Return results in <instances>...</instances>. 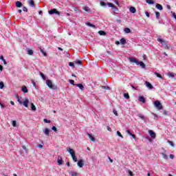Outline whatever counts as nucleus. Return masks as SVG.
Returning a JSON list of instances; mask_svg holds the SVG:
<instances>
[{"instance_id": "obj_35", "label": "nucleus", "mask_w": 176, "mask_h": 176, "mask_svg": "<svg viewBox=\"0 0 176 176\" xmlns=\"http://www.w3.org/2000/svg\"><path fill=\"white\" fill-rule=\"evenodd\" d=\"M22 91L23 93H28V89L27 88V87H23L22 88Z\"/></svg>"}, {"instance_id": "obj_3", "label": "nucleus", "mask_w": 176, "mask_h": 176, "mask_svg": "<svg viewBox=\"0 0 176 176\" xmlns=\"http://www.w3.org/2000/svg\"><path fill=\"white\" fill-rule=\"evenodd\" d=\"M157 42H160L161 45L164 47L165 49L168 50L170 47L167 45V42L162 38V37H158L157 38Z\"/></svg>"}, {"instance_id": "obj_19", "label": "nucleus", "mask_w": 176, "mask_h": 176, "mask_svg": "<svg viewBox=\"0 0 176 176\" xmlns=\"http://www.w3.org/2000/svg\"><path fill=\"white\" fill-rule=\"evenodd\" d=\"M82 9H83V10H85V12H87L88 13H90V12H91L90 8L87 6L83 7Z\"/></svg>"}, {"instance_id": "obj_52", "label": "nucleus", "mask_w": 176, "mask_h": 176, "mask_svg": "<svg viewBox=\"0 0 176 176\" xmlns=\"http://www.w3.org/2000/svg\"><path fill=\"white\" fill-rule=\"evenodd\" d=\"M69 66L74 67H75V64H74V63H72V62H69Z\"/></svg>"}, {"instance_id": "obj_58", "label": "nucleus", "mask_w": 176, "mask_h": 176, "mask_svg": "<svg viewBox=\"0 0 176 176\" xmlns=\"http://www.w3.org/2000/svg\"><path fill=\"white\" fill-rule=\"evenodd\" d=\"M145 14H146V17H149V16H150V14L148 11L145 12Z\"/></svg>"}, {"instance_id": "obj_47", "label": "nucleus", "mask_w": 176, "mask_h": 176, "mask_svg": "<svg viewBox=\"0 0 176 176\" xmlns=\"http://www.w3.org/2000/svg\"><path fill=\"white\" fill-rule=\"evenodd\" d=\"M41 53L43 54V56H45V57H46V56H47V54H46V52H45V51L43 50H42V48L40 49Z\"/></svg>"}, {"instance_id": "obj_46", "label": "nucleus", "mask_w": 176, "mask_h": 176, "mask_svg": "<svg viewBox=\"0 0 176 176\" xmlns=\"http://www.w3.org/2000/svg\"><path fill=\"white\" fill-rule=\"evenodd\" d=\"M16 98H17L18 102H19L21 104H23V100L20 99V97H19V96H16Z\"/></svg>"}, {"instance_id": "obj_33", "label": "nucleus", "mask_w": 176, "mask_h": 176, "mask_svg": "<svg viewBox=\"0 0 176 176\" xmlns=\"http://www.w3.org/2000/svg\"><path fill=\"white\" fill-rule=\"evenodd\" d=\"M40 76H41L42 79H43V80H46V76H45V74H43V73L40 72Z\"/></svg>"}, {"instance_id": "obj_24", "label": "nucleus", "mask_w": 176, "mask_h": 176, "mask_svg": "<svg viewBox=\"0 0 176 176\" xmlns=\"http://www.w3.org/2000/svg\"><path fill=\"white\" fill-rule=\"evenodd\" d=\"M121 45H126V38H122L120 41Z\"/></svg>"}, {"instance_id": "obj_17", "label": "nucleus", "mask_w": 176, "mask_h": 176, "mask_svg": "<svg viewBox=\"0 0 176 176\" xmlns=\"http://www.w3.org/2000/svg\"><path fill=\"white\" fill-rule=\"evenodd\" d=\"M16 8H21L23 6V3L20 1H16Z\"/></svg>"}, {"instance_id": "obj_7", "label": "nucleus", "mask_w": 176, "mask_h": 176, "mask_svg": "<svg viewBox=\"0 0 176 176\" xmlns=\"http://www.w3.org/2000/svg\"><path fill=\"white\" fill-rule=\"evenodd\" d=\"M148 134H150L151 138H156V133L153 131L148 130Z\"/></svg>"}, {"instance_id": "obj_45", "label": "nucleus", "mask_w": 176, "mask_h": 176, "mask_svg": "<svg viewBox=\"0 0 176 176\" xmlns=\"http://www.w3.org/2000/svg\"><path fill=\"white\" fill-rule=\"evenodd\" d=\"M124 98H126V100H129V98H130V96L129 95V94H124Z\"/></svg>"}, {"instance_id": "obj_51", "label": "nucleus", "mask_w": 176, "mask_h": 176, "mask_svg": "<svg viewBox=\"0 0 176 176\" xmlns=\"http://www.w3.org/2000/svg\"><path fill=\"white\" fill-rule=\"evenodd\" d=\"M52 130H53V131H54L55 133H57V128L55 126H52Z\"/></svg>"}, {"instance_id": "obj_63", "label": "nucleus", "mask_w": 176, "mask_h": 176, "mask_svg": "<svg viewBox=\"0 0 176 176\" xmlns=\"http://www.w3.org/2000/svg\"><path fill=\"white\" fill-rule=\"evenodd\" d=\"M37 147L40 148H43V145H42V144H37Z\"/></svg>"}, {"instance_id": "obj_15", "label": "nucleus", "mask_w": 176, "mask_h": 176, "mask_svg": "<svg viewBox=\"0 0 176 176\" xmlns=\"http://www.w3.org/2000/svg\"><path fill=\"white\" fill-rule=\"evenodd\" d=\"M155 8L156 9H158V10H163V6H162L161 4L157 3L155 5Z\"/></svg>"}, {"instance_id": "obj_42", "label": "nucleus", "mask_w": 176, "mask_h": 176, "mask_svg": "<svg viewBox=\"0 0 176 176\" xmlns=\"http://www.w3.org/2000/svg\"><path fill=\"white\" fill-rule=\"evenodd\" d=\"M5 87V84L3 82H0V89H3Z\"/></svg>"}, {"instance_id": "obj_64", "label": "nucleus", "mask_w": 176, "mask_h": 176, "mask_svg": "<svg viewBox=\"0 0 176 176\" xmlns=\"http://www.w3.org/2000/svg\"><path fill=\"white\" fill-rule=\"evenodd\" d=\"M173 16L174 19H175V20H176V14H175V12H173Z\"/></svg>"}, {"instance_id": "obj_14", "label": "nucleus", "mask_w": 176, "mask_h": 176, "mask_svg": "<svg viewBox=\"0 0 176 176\" xmlns=\"http://www.w3.org/2000/svg\"><path fill=\"white\" fill-rule=\"evenodd\" d=\"M87 134L89 137V138H90L91 140H92L93 142H96V138L93 137V135H91V134H90L89 133H87Z\"/></svg>"}, {"instance_id": "obj_21", "label": "nucleus", "mask_w": 176, "mask_h": 176, "mask_svg": "<svg viewBox=\"0 0 176 176\" xmlns=\"http://www.w3.org/2000/svg\"><path fill=\"white\" fill-rule=\"evenodd\" d=\"M129 11L131 13H135V12H137V9H135L134 7H131L129 8Z\"/></svg>"}, {"instance_id": "obj_60", "label": "nucleus", "mask_w": 176, "mask_h": 176, "mask_svg": "<svg viewBox=\"0 0 176 176\" xmlns=\"http://www.w3.org/2000/svg\"><path fill=\"white\" fill-rule=\"evenodd\" d=\"M107 129L108 130V131H112V129H111V127H109V126H107Z\"/></svg>"}, {"instance_id": "obj_5", "label": "nucleus", "mask_w": 176, "mask_h": 176, "mask_svg": "<svg viewBox=\"0 0 176 176\" xmlns=\"http://www.w3.org/2000/svg\"><path fill=\"white\" fill-rule=\"evenodd\" d=\"M48 13L49 14H56L57 16H60V12L56 8L51 9L48 11Z\"/></svg>"}, {"instance_id": "obj_56", "label": "nucleus", "mask_w": 176, "mask_h": 176, "mask_svg": "<svg viewBox=\"0 0 176 176\" xmlns=\"http://www.w3.org/2000/svg\"><path fill=\"white\" fill-rule=\"evenodd\" d=\"M126 133L129 134V135H131V131L129 129L126 130Z\"/></svg>"}, {"instance_id": "obj_43", "label": "nucleus", "mask_w": 176, "mask_h": 176, "mask_svg": "<svg viewBox=\"0 0 176 176\" xmlns=\"http://www.w3.org/2000/svg\"><path fill=\"white\" fill-rule=\"evenodd\" d=\"M168 143L173 147L175 146V144H174V142L172 141L168 140Z\"/></svg>"}, {"instance_id": "obj_1", "label": "nucleus", "mask_w": 176, "mask_h": 176, "mask_svg": "<svg viewBox=\"0 0 176 176\" xmlns=\"http://www.w3.org/2000/svg\"><path fill=\"white\" fill-rule=\"evenodd\" d=\"M129 61L130 63H134L135 64H136V65H140V67L143 69L146 67L145 63H144V62H139L138 60H137V59L134 58H129Z\"/></svg>"}, {"instance_id": "obj_44", "label": "nucleus", "mask_w": 176, "mask_h": 176, "mask_svg": "<svg viewBox=\"0 0 176 176\" xmlns=\"http://www.w3.org/2000/svg\"><path fill=\"white\" fill-rule=\"evenodd\" d=\"M100 6H102L103 8H105V6H107V3L100 1Z\"/></svg>"}, {"instance_id": "obj_4", "label": "nucleus", "mask_w": 176, "mask_h": 176, "mask_svg": "<svg viewBox=\"0 0 176 176\" xmlns=\"http://www.w3.org/2000/svg\"><path fill=\"white\" fill-rule=\"evenodd\" d=\"M154 107L158 109V111H160V109H163V105L162 104V102L159 100H155L154 102Z\"/></svg>"}, {"instance_id": "obj_49", "label": "nucleus", "mask_w": 176, "mask_h": 176, "mask_svg": "<svg viewBox=\"0 0 176 176\" xmlns=\"http://www.w3.org/2000/svg\"><path fill=\"white\" fill-rule=\"evenodd\" d=\"M43 122H44L45 123H52V121H51L50 120H47V119H46V118H45V119L43 120Z\"/></svg>"}, {"instance_id": "obj_38", "label": "nucleus", "mask_w": 176, "mask_h": 176, "mask_svg": "<svg viewBox=\"0 0 176 176\" xmlns=\"http://www.w3.org/2000/svg\"><path fill=\"white\" fill-rule=\"evenodd\" d=\"M12 124L13 127H16L17 126V121L16 120H13L12 122Z\"/></svg>"}, {"instance_id": "obj_29", "label": "nucleus", "mask_w": 176, "mask_h": 176, "mask_svg": "<svg viewBox=\"0 0 176 176\" xmlns=\"http://www.w3.org/2000/svg\"><path fill=\"white\" fill-rule=\"evenodd\" d=\"M98 34H99V35H101V36L107 35V33L103 30L99 31Z\"/></svg>"}, {"instance_id": "obj_55", "label": "nucleus", "mask_w": 176, "mask_h": 176, "mask_svg": "<svg viewBox=\"0 0 176 176\" xmlns=\"http://www.w3.org/2000/svg\"><path fill=\"white\" fill-rule=\"evenodd\" d=\"M131 87H132V89H133V90H137V89H138V87H134V85H131Z\"/></svg>"}, {"instance_id": "obj_53", "label": "nucleus", "mask_w": 176, "mask_h": 176, "mask_svg": "<svg viewBox=\"0 0 176 176\" xmlns=\"http://www.w3.org/2000/svg\"><path fill=\"white\" fill-rule=\"evenodd\" d=\"M113 112L114 115H116V116H118V111H116V109H113Z\"/></svg>"}, {"instance_id": "obj_20", "label": "nucleus", "mask_w": 176, "mask_h": 176, "mask_svg": "<svg viewBox=\"0 0 176 176\" xmlns=\"http://www.w3.org/2000/svg\"><path fill=\"white\" fill-rule=\"evenodd\" d=\"M75 64H77L78 65H80L81 67H83V64L82 63V60H76L75 61Z\"/></svg>"}, {"instance_id": "obj_59", "label": "nucleus", "mask_w": 176, "mask_h": 176, "mask_svg": "<svg viewBox=\"0 0 176 176\" xmlns=\"http://www.w3.org/2000/svg\"><path fill=\"white\" fill-rule=\"evenodd\" d=\"M32 83L34 87H36V83L34 80L32 81Z\"/></svg>"}, {"instance_id": "obj_34", "label": "nucleus", "mask_w": 176, "mask_h": 176, "mask_svg": "<svg viewBox=\"0 0 176 176\" xmlns=\"http://www.w3.org/2000/svg\"><path fill=\"white\" fill-rule=\"evenodd\" d=\"M161 155L163 156V157H164V159H165V160H167V159H168V156H167V155H166V153H162Z\"/></svg>"}, {"instance_id": "obj_10", "label": "nucleus", "mask_w": 176, "mask_h": 176, "mask_svg": "<svg viewBox=\"0 0 176 176\" xmlns=\"http://www.w3.org/2000/svg\"><path fill=\"white\" fill-rule=\"evenodd\" d=\"M139 101L140 102H142L143 104H145V102H146V100L145 99V98L142 96H139L138 98Z\"/></svg>"}, {"instance_id": "obj_54", "label": "nucleus", "mask_w": 176, "mask_h": 176, "mask_svg": "<svg viewBox=\"0 0 176 176\" xmlns=\"http://www.w3.org/2000/svg\"><path fill=\"white\" fill-rule=\"evenodd\" d=\"M74 12H76V13H79V9H78V8L76 7L74 8Z\"/></svg>"}, {"instance_id": "obj_11", "label": "nucleus", "mask_w": 176, "mask_h": 176, "mask_svg": "<svg viewBox=\"0 0 176 176\" xmlns=\"http://www.w3.org/2000/svg\"><path fill=\"white\" fill-rule=\"evenodd\" d=\"M43 131L44 134L47 135V137H49V135H50V130L49 129L46 128V129H43Z\"/></svg>"}, {"instance_id": "obj_28", "label": "nucleus", "mask_w": 176, "mask_h": 176, "mask_svg": "<svg viewBox=\"0 0 176 176\" xmlns=\"http://www.w3.org/2000/svg\"><path fill=\"white\" fill-rule=\"evenodd\" d=\"M155 17H156L157 20H159V19H160V12H155Z\"/></svg>"}, {"instance_id": "obj_22", "label": "nucleus", "mask_w": 176, "mask_h": 176, "mask_svg": "<svg viewBox=\"0 0 176 176\" xmlns=\"http://www.w3.org/2000/svg\"><path fill=\"white\" fill-rule=\"evenodd\" d=\"M58 163L60 165L63 164V158L61 157V156L58 157Z\"/></svg>"}, {"instance_id": "obj_39", "label": "nucleus", "mask_w": 176, "mask_h": 176, "mask_svg": "<svg viewBox=\"0 0 176 176\" xmlns=\"http://www.w3.org/2000/svg\"><path fill=\"white\" fill-rule=\"evenodd\" d=\"M138 118H140L142 120H144V119H145V116L142 114H138Z\"/></svg>"}, {"instance_id": "obj_18", "label": "nucleus", "mask_w": 176, "mask_h": 176, "mask_svg": "<svg viewBox=\"0 0 176 176\" xmlns=\"http://www.w3.org/2000/svg\"><path fill=\"white\" fill-rule=\"evenodd\" d=\"M76 86L80 88V90H83V89H85V87L82 84H76Z\"/></svg>"}, {"instance_id": "obj_27", "label": "nucleus", "mask_w": 176, "mask_h": 176, "mask_svg": "<svg viewBox=\"0 0 176 176\" xmlns=\"http://www.w3.org/2000/svg\"><path fill=\"white\" fill-rule=\"evenodd\" d=\"M155 75L156 76L157 78H159L160 79H163V76L160 75V74L157 72H154Z\"/></svg>"}, {"instance_id": "obj_37", "label": "nucleus", "mask_w": 176, "mask_h": 176, "mask_svg": "<svg viewBox=\"0 0 176 176\" xmlns=\"http://www.w3.org/2000/svg\"><path fill=\"white\" fill-rule=\"evenodd\" d=\"M168 76L169 77V78H175V75H174V73H171V72H169L168 74Z\"/></svg>"}, {"instance_id": "obj_48", "label": "nucleus", "mask_w": 176, "mask_h": 176, "mask_svg": "<svg viewBox=\"0 0 176 176\" xmlns=\"http://www.w3.org/2000/svg\"><path fill=\"white\" fill-rule=\"evenodd\" d=\"M117 135H118V137H120L121 138H123V135L119 131H117Z\"/></svg>"}, {"instance_id": "obj_26", "label": "nucleus", "mask_w": 176, "mask_h": 176, "mask_svg": "<svg viewBox=\"0 0 176 176\" xmlns=\"http://www.w3.org/2000/svg\"><path fill=\"white\" fill-rule=\"evenodd\" d=\"M85 24H86V25H88V27H91L92 28H96V25H94V24H92L89 22L86 23Z\"/></svg>"}, {"instance_id": "obj_25", "label": "nucleus", "mask_w": 176, "mask_h": 176, "mask_svg": "<svg viewBox=\"0 0 176 176\" xmlns=\"http://www.w3.org/2000/svg\"><path fill=\"white\" fill-rule=\"evenodd\" d=\"M146 3L148 5H153L155 3V1L153 0H146Z\"/></svg>"}, {"instance_id": "obj_8", "label": "nucleus", "mask_w": 176, "mask_h": 176, "mask_svg": "<svg viewBox=\"0 0 176 176\" xmlns=\"http://www.w3.org/2000/svg\"><path fill=\"white\" fill-rule=\"evenodd\" d=\"M29 6H31V8L36 9V6H35V2L34 0H29Z\"/></svg>"}, {"instance_id": "obj_23", "label": "nucleus", "mask_w": 176, "mask_h": 176, "mask_svg": "<svg viewBox=\"0 0 176 176\" xmlns=\"http://www.w3.org/2000/svg\"><path fill=\"white\" fill-rule=\"evenodd\" d=\"M124 31L126 34H130V32H131V30H130V28H125L124 29Z\"/></svg>"}, {"instance_id": "obj_32", "label": "nucleus", "mask_w": 176, "mask_h": 176, "mask_svg": "<svg viewBox=\"0 0 176 176\" xmlns=\"http://www.w3.org/2000/svg\"><path fill=\"white\" fill-rule=\"evenodd\" d=\"M69 82L70 85H72L73 86H76V84H75V81L74 80H69Z\"/></svg>"}, {"instance_id": "obj_36", "label": "nucleus", "mask_w": 176, "mask_h": 176, "mask_svg": "<svg viewBox=\"0 0 176 176\" xmlns=\"http://www.w3.org/2000/svg\"><path fill=\"white\" fill-rule=\"evenodd\" d=\"M28 54H29V56H32V54H34V51L32 50H28Z\"/></svg>"}, {"instance_id": "obj_16", "label": "nucleus", "mask_w": 176, "mask_h": 176, "mask_svg": "<svg viewBox=\"0 0 176 176\" xmlns=\"http://www.w3.org/2000/svg\"><path fill=\"white\" fill-rule=\"evenodd\" d=\"M69 174L71 175V176H78L79 175V173L74 171V170H71Z\"/></svg>"}, {"instance_id": "obj_31", "label": "nucleus", "mask_w": 176, "mask_h": 176, "mask_svg": "<svg viewBox=\"0 0 176 176\" xmlns=\"http://www.w3.org/2000/svg\"><path fill=\"white\" fill-rule=\"evenodd\" d=\"M101 89H104V90H111V87L108 86H100Z\"/></svg>"}, {"instance_id": "obj_9", "label": "nucleus", "mask_w": 176, "mask_h": 176, "mask_svg": "<svg viewBox=\"0 0 176 176\" xmlns=\"http://www.w3.org/2000/svg\"><path fill=\"white\" fill-rule=\"evenodd\" d=\"M77 166L78 167H80V168H82V167H83V166H85V164L83 163V160H78V162L77 163Z\"/></svg>"}, {"instance_id": "obj_62", "label": "nucleus", "mask_w": 176, "mask_h": 176, "mask_svg": "<svg viewBox=\"0 0 176 176\" xmlns=\"http://www.w3.org/2000/svg\"><path fill=\"white\" fill-rule=\"evenodd\" d=\"M22 148L27 152V147L25 146H22Z\"/></svg>"}, {"instance_id": "obj_41", "label": "nucleus", "mask_w": 176, "mask_h": 176, "mask_svg": "<svg viewBox=\"0 0 176 176\" xmlns=\"http://www.w3.org/2000/svg\"><path fill=\"white\" fill-rule=\"evenodd\" d=\"M107 5L109 6V8H112V9H113L115 5H113V3H107Z\"/></svg>"}, {"instance_id": "obj_2", "label": "nucleus", "mask_w": 176, "mask_h": 176, "mask_svg": "<svg viewBox=\"0 0 176 176\" xmlns=\"http://www.w3.org/2000/svg\"><path fill=\"white\" fill-rule=\"evenodd\" d=\"M46 85L47 86H48L50 89H52L53 90H57L58 89L57 85H54L52 80H46Z\"/></svg>"}, {"instance_id": "obj_13", "label": "nucleus", "mask_w": 176, "mask_h": 176, "mask_svg": "<svg viewBox=\"0 0 176 176\" xmlns=\"http://www.w3.org/2000/svg\"><path fill=\"white\" fill-rule=\"evenodd\" d=\"M28 102H30V100L25 98L22 104L24 105V107H25V108H28Z\"/></svg>"}, {"instance_id": "obj_30", "label": "nucleus", "mask_w": 176, "mask_h": 176, "mask_svg": "<svg viewBox=\"0 0 176 176\" xmlns=\"http://www.w3.org/2000/svg\"><path fill=\"white\" fill-rule=\"evenodd\" d=\"M31 109L32 111H36V107H35V104H34V103H31Z\"/></svg>"}, {"instance_id": "obj_12", "label": "nucleus", "mask_w": 176, "mask_h": 176, "mask_svg": "<svg viewBox=\"0 0 176 176\" xmlns=\"http://www.w3.org/2000/svg\"><path fill=\"white\" fill-rule=\"evenodd\" d=\"M67 152H69V153H70L71 156L75 155V151H74V149L68 147L67 148Z\"/></svg>"}, {"instance_id": "obj_6", "label": "nucleus", "mask_w": 176, "mask_h": 176, "mask_svg": "<svg viewBox=\"0 0 176 176\" xmlns=\"http://www.w3.org/2000/svg\"><path fill=\"white\" fill-rule=\"evenodd\" d=\"M144 85L147 89H149V90H152V89H153V85H152V84L148 81H145Z\"/></svg>"}, {"instance_id": "obj_61", "label": "nucleus", "mask_w": 176, "mask_h": 176, "mask_svg": "<svg viewBox=\"0 0 176 176\" xmlns=\"http://www.w3.org/2000/svg\"><path fill=\"white\" fill-rule=\"evenodd\" d=\"M23 12H28V9L26 8V7L23 8Z\"/></svg>"}, {"instance_id": "obj_50", "label": "nucleus", "mask_w": 176, "mask_h": 176, "mask_svg": "<svg viewBox=\"0 0 176 176\" xmlns=\"http://www.w3.org/2000/svg\"><path fill=\"white\" fill-rule=\"evenodd\" d=\"M113 9L114 10L115 13H118L116 12H118L119 9L118 8V7H116V6H114V7H113Z\"/></svg>"}, {"instance_id": "obj_57", "label": "nucleus", "mask_w": 176, "mask_h": 176, "mask_svg": "<svg viewBox=\"0 0 176 176\" xmlns=\"http://www.w3.org/2000/svg\"><path fill=\"white\" fill-rule=\"evenodd\" d=\"M128 173L130 176H133V172L131 170H128Z\"/></svg>"}, {"instance_id": "obj_40", "label": "nucleus", "mask_w": 176, "mask_h": 176, "mask_svg": "<svg viewBox=\"0 0 176 176\" xmlns=\"http://www.w3.org/2000/svg\"><path fill=\"white\" fill-rule=\"evenodd\" d=\"M72 157L74 162H78V158L76 157L75 154L74 155H72Z\"/></svg>"}]
</instances>
